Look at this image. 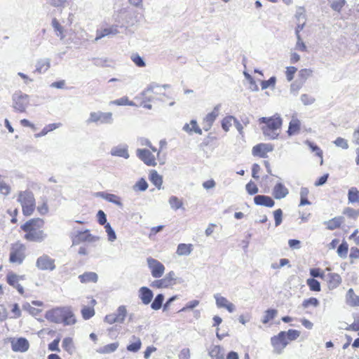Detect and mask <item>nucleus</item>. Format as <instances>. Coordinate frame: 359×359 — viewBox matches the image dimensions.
<instances>
[{"instance_id": "1", "label": "nucleus", "mask_w": 359, "mask_h": 359, "mask_svg": "<svg viewBox=\"0 0 359 359\" xmlns=\"http://www.w3.org/2000/svg\"><path fill=\"white\" fill-rule=\"evenodd\" d=\"M45 221L41 217H33L25 221L20 230L24 232V239L29 242L41 243L47 234L44 231Z\"/></svg>"}, {"instance_id": "2", "label": "nucleus", "mask_w": 359, "mask_h": 359, "mask_svg": "<svg viewBox=\"0 0 359 359\" xmlns=\"http://www.w3.org/2000/svg\"><path fill=\"white\" fill-rule=\"evenodd\" d=\"M262 124V131L269 139L275 140L279 136L283 125V119L278 114L269 117H262L259 119Z\"/></svg>"}, {"instance_id": "3", "label": "nucleus", "mask_w": 359, "mask_h": 359, "mask_svg": "<svg viewBox=\"0 0 359 359\" xmlns=\"http://www.w3.org/2000/svg\"><path fill=\"white\" fill-rule=\"evenodd\" d=\"M149 101L169 102L172 100V91L169 86L157 84L150 85L142 94Z\"/></svg>"}, {"instance_id": "4", "label": "nucleus", "mask_w": 359, "mask_h": 359, "mask_svg": "<svg viewBox=\"0 0 359 359\" xmlns=\"http://www.w3.org/2000/svg\"><path fill=\"white\" fill-rule=\"evenodd\" d=\"M16 201L20 205L22 215L26 217L32 216L36 210V199L34 193L26 189L20 191L15 196Z\"/></svg>"}, {"instance_id": "5", "label": "nucleus", "mask_w": 359, "mask_h": 359, "mask_svg": "<svg viewBox=\"0 0 359 359\" xmlns=\"http://www.w3.org/2000/svg\"><path fill=\"white\" fill-rule=\"evenodd\" d=\"M26 245L18 241L11 243L9 249V262L11 264H21L26 258Z\"/></svg>"}, {"instance_id": "6", "label": "nucleus", "mask_w": 359, "mask_h": 359, "mask_svg": "<svg viewBox=\"0 0 359 359\" xmlns=\"http://www.w3.org/2000/svg\"><path fill=\"white\" fill-rule=\"evenodd\" d=\"M161 149L158 148L138 149L136 151L137 157L148 166H156L159 157Z\"/></svg>"}, {"instance_id": "7", "label": "nucleus", "mask_w": 359, "mask_h": 359, "mask_svg": "<svg viewBox=\"0 0 359 359\" xmlns=\"http://www.w3.org/2000/svg\"><path fill=\"white\" fill-rule=\"evenodd\" d=\"M6 283L15 288L20 295H25V290L21 282L27 279L25 275H18L13 271H10L6 274Z\"/></svg>"}, {"instance_id": "8", "label": "nucleus", "mask_w": 359, "mask_h": 359, "mask_svg": "<svg viewBox=\"0 0 359 359\" xmlns=\"http://www.w3.org/2000/svg\"><path fill=\"white\" fill-rule=\"evenodd\" d=\"M271 344L273 351L277 354H280L288 344V341L286 339V332L281 331L277 335L272 337Z\"/></svg>"}, {"instance_id": "9", "label": "nucleus", "mask_w": 359, "mask_h": 359, "mask_svg": "<svg viewBox=\"0 0 359 359\" xmlns=\"http://www.w3.org/2000/svg\"><path fill=\"white\" fill-rule=\"evenodd\" d=\"M127 309L125 306H120L116 313L108 314L104 318V321L108 324L116 323H122L126 317Z\"/></svg>"}, {"instance_id": "10", "label": "nucleus", "mask_w": 359, "mask_h": 359, "mask_svg": "<svg viewBox=\"0 0 359 359\" xmlns=\"http://www.w3.org/2000/svg\"><path fill=\"white\" fill-rule=\"evenodd\" d=\"M147 262L154 278H158L163 275L165 269L161 262L152 257H148Z\"/></svg>"}, {"instance_id": "11", "label": "nucleus", "mask_w": 359, "mask_h": 359, "mask_svg": "<svg viewBox=\"0 0 359 359\" xmlns=\"http://www.w3.org/2000/svg\"><path fill=\"white\" fill-rule=\"evenodd\" d=\"M177 283V278L174 271H170L166 276L159 280L154 281L152 286L157 288H168Z\"/></svg>"}, {"instance_id": "12", "label": "nucleus", "mask_w": 359, "mask_h": 359, "mask_svg": "<svg viewBox=\"0 0 359 359\" xmlns=\"http://www.w3.org/2000/svg\"><path fill=\"white\" fill-rule=\"evenodd\" d=\"M13 108L18 112L25 111L28 105V95L21 92H17L13 95Z\"/></svg>"}, {"instance_id": "13", "label": "nucleus", "mask_w": 359, "mask_h": 359, "mask_svg": "<svg viewBox=\"0 0 359 359\" xmlns=\"http://www.w3.org/2000/svg\"><path fill=\"white\" fill-rule=\"evenodd\" d=\"M273 150V145L270 143H259L252 149V154L255 157L267 158L268 154Z\"/></svg>"}, {"instance_id": "14", "label": "nucleus", "mask_w": 359, "mask_h": 359, "mask_svg": "<svg viewBox=\"0 0 359 359\" xmlns=\"http://www.w3.org/2000/svg\"><path fill=\"white\" fill-rule=\"evenodd\" d=\"M88 123H111L112 122L111 112H91L88 119Z\"/></svg>"}, {"instance_id": "15", "label": "nucleus", "mask_w": 359, "mask_h": 359, "mask_svg": "<svg viewBox=\"0 0 359 359\" xmlns=\"http://www.w3.org/2000/svg\"><path fill=\"white\" fill-rule=\"evenodd\" d=\"M36 266L41 271H53L56 267L55 259L47 255H43L38 257L36 262Z\"/></svg>"}, {"instance_id": "16", "label": "nucleus", "mask_w": 359, "mask_h": 359, "mask_svg": "<svg viewBox=\"0 0 359 359\" xmlns=\"http://www.w3.org/2000/svg\"><path fill=\"white\" fill-rule=\"evenodd\" d=\"M76 323V319L74 313H73L71 307H62V317L61 323L65 325H72Z\"/></svg>"}, {"instance_id": "17", "label": "nucleus", "mask_w": 359, "mask_h": 359, "mask_svg": "<svg viewBox=\"0 0 359 359\" xmlns=\"http://www.w3.org/2000/svg\"><path fill=\"white\" fill-rule=\"evenodd\" d=\"M62 317V307H56L47 311L46 318L52 323H61Z\"/></svg>"}, {"instance_id": "18", "label": "nucleus", "mask_w": 359, "mask_h": 359, "mask_svg": "<svg viewBox=\"0 0 359 359\" xmlns=\"http://www.w3.org/2000/svg\"><path fill=\"white\" fill-rule=\"evenodd\" d=\"M219 116V107H215L213 110L208 113L203 118L204 130H208L212 126L213 123Z\"/></svg>"}, {"instance_id": "19", "label": "nucleus", "mask_w": 359, "mask_h": 359, "mask_svg": "<svg viewBox=\"0 0 359 359\" xmlns=\"http://www.w3.org/2000/svg\"><path fill=\"white\" fill-rule=\"evenodd\" d=\"M344 223V217L342 216L334 217L325 222L326 229L330 231H334L341 228Z\"/></svg>"}, {"instance_id": "20", "label": "nucleus", "mask_w": 359, "mask_h": 359, "mask_svg": "<svg viewBox=\"0 0 359 359\" xmlns=\"http://www.w3.org/2000/svg\"><path fill=\"white\" fill-rule=\"evenodd\" d=\"M302 128V122L297 117L292 116L289 123L287 133L289 136L297 135L300 133Z\"/></svg>"}, {"instance_id": "21", "label": "nucleus", "mask_w": 359, "mask_h": 359, "mask_svg": "<svg viewBox=\"0 0 359 359\" xmlns=\"http://www.w3.org/2000/svg\"><path fill=\"white\" fill-rule=\"evenodd\" d=\"M12 349L14 351L25 352L28 350L29 344L28 341L23 337H20L11 342Z\"/></svg>"}, {"instance_id": "22", "label": "nucleus", "mask_w": 359, "mask_h": 359, "mask_svg": "<svg viewBox=\"0 0 359 359\" xmlns=\"http://www.w3.org/2000/svg\"><path fill=\"white\" fill-rule=\"evenodd\" d=\"M94 237L90 234L89 230H85L83 231H79L73 238V244H79L80 243L86 241H93Z\"/></svg>"}, {"instance_id": "23", "label": "nucleus", "mask_w": 359, "mask_h": 359, "mask_svg": "<svg viewBox=\"0 0 359 359\" xmlns=\"http://www.w3.org/2000/svg\"><path fill=\"white\" fill-rule=\"evenodd\" d=\"M272 194L276 199H281L287 196L289 191L283 183L278 182L273 187Z\"/></svg>"}, {"instance_id": "24", "label": "nucleus", "mask_w": 359, "mask_h": 359, "mask_svg": "<svg viewBox=\"0 0 359 359\" xmlns=\"http://www.w3.org/2000/svg\"><path fill=\"white\" fill-rule=\"evenodd\" d=\"M341 283V278L339 274L336 273H330L327 276V284L330 290H334L338 287Z\"/></svg>"}, {"instance_id": "25", "label": "nucleus", "mask_w": 359, "mask_h": 359, "mask_svg": "<svg viewBox=\"0 0 359 359\" xmlns=\"http://www.w3.org/2000/svg\"><path fill=\"white\" fill-rule=\"evenodd\" d=\"M215 299L218 308H224L230 313L234 311L233 304L229 302L225 297L217 294L215 295Z\"/></svg>"}, {"instance_id": "26", "label": "nucleus", "mask_w": 359, "mask_h": 359, "mask_svg": "<svg viewBox=\"0 0 359 359\" xmlns=\"http://www.w3.org/2000/svg\"><path fill=\"white\" fill-rule=\"evenodd\" d=\"M90 306H84L82 308L81 313L82 317L85 320H88L94 316L95 312L94 309V306L96 305L97 302L93 298H90Z\"/></svg>"}, {"instance_id": "27", "label": "nucleus", "mask_w": 359, "mask_h": 359, "mask_svg": "<svg viewBox=\"0 0 359 359\" xmlns=\"http://www.w3.org/2000/svg\"><path fill=\"white\" fill-rule=\"evenodd\" d=\"M254 202L257 205H262L269 208H272L275 204L274 201L270 196L265 195L255 196L254 198Z\"/></svg>"}, {"instance_id": "28", "label": "nucleus", "mask_w": 359, "mask_h": 359, "mask_svg": "<svg viewBox=\"0 0 359 359\" xmlns=\"http://www.w3.org/2000/svg\"><path fill=\"white\" fill-rule=\"evenodd\" d=\"M36 210L38 214L41 216L47 215L49 212V205L48 200L46 197H42L38 202V205H36Z\"/></svg>"}, {"instance_id": "29", "label": "nucleus", "mask_w": 359, "mask_h": 359, "mask_svg": "<svg viewBox=\"0 0 359 359\" xmlns=\"http://www.w3.org/2000/svg\"><path fill=\"white\" fill-rule=\"evenodd\" d=\"M346 302L351 307L359 306V296H358L353 289L350 288L346 294Z\"/></svg>"}, {"instance_id": "30", "label": "nucleus", "mask_w": 359, "mask_h": 359, "mask_svg": "<svg viewBox=\"0 0 359 359\" xmlns=\"http://www.w3.org/2000/svg\"><path fill=\"white\" fill-rule=\"evenodd\" d=\"M97 196L105 199L106 201L111 202L114 204H116L120 207L123 205L121 203V199L117 195L113 194H108L105 192H98Z\"/></svg>"}, {"instance_id": "31", "label": "nucleus", "mask_w": 359, "mask_h": 359, "mask_svg": "<svg viewBox=\"0 0 359 359\" xmlns=\"http://www.w3.org/2000/svg\"><path fill=\"white\" fill-rule=\"evenodd\" d=\"M140 298L142 303L144 304H149L153 297L152 291L147 287H142L140 289Z\"/></svg>"}, {"instance_id": "32", "label": "nucleus", "mask_w": 359, "mask_h": 359, "mask_svg": "<svg viewBox=\"0 0 359 359\" xmlns=\"http://www.w3.org/2000/svg\"><path fill=\"white\" fill-rule=\"evenodd\" d=\"M79 279L82 283H96L98 280L97 274L95 272H85L79 276Z\"/></svg>"}, {"instance_id": "33", "label": "nucleus", "mask_w": 359, "mask_h": 359, "mask_svg": "<svg viewBox=\"0 0 359 359\" xmlns=\"http://www.w3.org/2000/svg\"><path fill=\"white\" fill-rule=\"evenodd\" d=\"M183 130L189 134L192 133H195L198 135L202 134V130L200 128L195 120H191L190 123L184 124L183 126Z\"/></svg>"}, {"instance_id": "34", "label": "nucleus", "mask_w": 359, "mask_h": 359, "mask_svg": "<svg viewBox=\"0 0 359 359\" xmlns=\"http://www.w3.org/2000/svg\"><path fill=\"white\" fill-rule=\"evenodd\" d=\"M209 355L212 359H224L222 348L219 345H213L210 348Z\"/></svg>"}, {"instance_id": "35", "label": "nucleus", "mask_w": 359, "mask_h": 359, "mask_svg": "<svg viewBox=\"0 0 359 359\" xmlns=\"http://www.w3.org/2000/svg\"><path fill=\"white\" fill-rule=\"evenodd\" d=\"M62 346L69 355H72L75 351V346L73 339L71 337L64 338L62 342Z\"/></svg>"}, {"instance_id": "36", "label": "nucleus", "mask_w": 359, "mask_h": 359, "mask_svg": "<svg viewBox=\"0 0 359 359\" xmlns=\"http://www.w3.org/2000/svg\"><path fill=\"white\" fill-rule=\"evenodd\" d=\"M192 250V244L180 243L177 246L176 253L180 256L189 255Z\"/></svg>"}, {"instance_id": "37", "label": "nucleus", "mask_w": 359, "mask_h": 359, "mask_svg": "<svg viewBox=\"0 0 359 359\" xmlns=\"http://www.w3.org/2000/svg\"><path fill=\"white\" fill-rule=\"evenodd\" d=\"M305 144L310 148V149L315 152L316 155L318 156L320 159V164L323 165V151L320 149V148L314 142H311L309 140H306L305 142Z\"/></svg>"}, {"instance_id": "38", "label": "nucleus", "mask_w": 359, "mask_h": 359, "mask_svg": "<svg viewBox=\"0 0 359 359\" xmlns=\"http://www.w3.org/2000/svg\"><path fill=\"white\" fill-rule=\"evenodd\" d=\"M119 344L118 342L111 343L107 344L102 347H100L97 350V352L100 354H109L114 352L118 347Z\"/></svg>"}, {"instance_id": "39", "label": "nucleus", "mask_w": 359, "mask_h": 359, "mask_svg": "<svg viewBox=\"0 0 359 359\" xmlns=\"http://www.w3.org/2000/svg\"><path fill=\"white\" fill-rule=\"evenodd\" d=\"M299 23L295 29L296 36H301L300 32L303 29L305 25V15L303 12L297 13L295 15Z\"/></svg>"}, {"instance_id": "40", "label": "nucleus", "mask_w": 359, "mask_h": 359, "mask_svg": "<svg viewBox=\"0 0 359 359\" xmlns=\"http://www.w3.org/2000/svg\"><path fill=\"white\" fill-rule=\"evenodd\" d=\"M149 180L158 189L161 188L163 184L162 177L156 170H151L149 175Z\"/></svg>"}, {"instance_id": "41", "label": "nucleus", "mask_w": 359, "mask_h": 359, "mask_svg": "<svg viewBox=\"0 0 359 359\" xmlns=\"http://www.w3.org/2000/svg\"><path fill=\"white\" fill-rule=\"evenodd\" d=\"M348 200L351 203H359V189L351 187L348 191Z\"/></svg>"}, {"instance_id": "42", "label": "nucleus", "mask_w": 359, "mask_h": 359, "mask_svg": "<svg viewBox=\"0 0 359 359\" xmlns=\"http://www.w3.org/2000/svg\"><path fill=\"white\" fill-rule=\"evenodd\" d=\"M278 314V311L274 309H267L262 318V322L263 324H267L271 320H273Z\"/></svg>"}, {"instance_id": "43", "label": "nucleus", "mask_w": 359, "mask_h": 359, "mask_svg": "<svg viewBox=\"0 0 359 359\" xmlns=\"http://www.w3.org/2000/svg\"><path fill=\"white\" fill-rule=\"evenodd\" d=\"M312 75V70L309 69H302L298 73V81L302 86Z\"/></svg>"}, {"instance_id": "44", "label": "nucleus", "mask_w": 359, "mask_h": 359, "mask_svg": "<svg viewBox=\"0 0 359 359\" xmlns=\"http://www.w3.org/2000/svg\"><path fill=\"white\" fill-rule=\"evenodd\" d=\"M118 32L116 29H114L111 27L109 28H105L102 30H97L96 34L95 40L97 41L106 36L110 35V34H116Z\"/></svg>"}, {"instance_id": "45", "label": "nucleus", "mask_w": 359, "mask_h": 359, "mask_svg": "<svg viewBox=\"0 0 359 359\" xmlns=\"http://www.w3.org/2000/svg\"><path fill=\"white\" fill-rule=\"evenodd\" d=\"M299 194H300V203H299L300 206L311 204V202L308 200L309 190L307 187H302L300 189Z\"/></svg>"}, {"instance_id": "46", "label": "nucleus", "mask_w": 359, "mask_h": 359, "mask_svg": "<svg viewBox=\"0 0 359 359\" xmlns=\"http://www.w3.org/2000/svg\"><path fill=\"white\" fill-rule=\"evenodd\" d=\"M330 7L335 11L340 13L346 4L345 0H328Z\"/></svg>"}, {"instance_id": "47", "label": "nucleus", "mask_w": 359, "mask_h": 359, "mask_svg": "<svg viewBox=\"0 0 359 359\" xmlns=\"http://www.w3.org/2000/svg\"><path fill=\"white\" fill-rule=\"evenodd\" d=\"M306 284L309 287V290L313 292H320L321 290L320 284L318 280L313 278H308L306 280Z\"/></svg>"}, {"instance_id": "48", "label": "nucleus", "mask_w": 359, "mask_h": 359, "mask_svg": "<svg viewBox=\"0 0 359 359\" xmlns=\"http://www.w3.org/2000/svg\"><path fill=\"white\" fill-rule=\"evenodd\" d=\"M348 251V244L346 241H343L337 248V255L341 258H346Z\"/></svg>"}, {"instance_id": "49", "label": "nucleus", "mask_w": 359, "mask_h": 359, "mask_svg": "<svg viewBox=\"0 0 359 359\" xmlns=\"http://www.w3.org/2000/svg\"><path fill=\"white\" fill-rule=\"evenodd\" d=\"M52 26L55 32L57 33V35L59 36L61 39H63L65 37L64 27L60 25L56 18H53L52 20Z\"/></svg>"}, {"instance_id": "50", "label": "nucleus", "mask_w": 359, "mask_h": 359, "mask_svg": "<svg viewBox=\"0 0 359 359\" xmlns=\"http://www.w3.org/2000/svg\"><path fill=\"white\" fill-rule=\"evenodd\" d=\"M110 104L116 106H133L135 104L130 101L128 97H123L110 102Z\"/></svg>"}, {"instance_id": "51", "label": "nucleus", "mask_w": 359, "mask_h": 359, "mask_svg": "<svg viewBox=\"0 0 359 359\" xmlns=\"http://www.w3.org/2000/svg\"><path fill=\"white\" fill-rule=\"evenodd\" d=\"M61 126L60 123H50L47 126H46L37 135H36V137H41L46 135L49 132H51L57 128H58Z\"/></svg>"}, {"instance_id": "52", "label": "nucleus", "mask_w": 359, "mask_h": 359, "mask_svg": "<svg viewBox=\"0 0 359 359\" xmlns=\"http://www.w3.org/2000/svg\"><path fill=\"white\" fill-rule=\"evenodd\" d=\"M234 117L232 116H227L224 117L222 121V129L228 132L233 123Z\"/></svg>"}, {"instance_id": "53", "label": "nucleus", "mask_w": 359, "mask_h": 359, "mask_svg": "<svg viewBox=\"0 0 359 359\" xmlns=\"http://www.w3.org/2000/svg\"><path fill=\"white\" fill-rule=\"evenodd\" d=\"M319 305V301L316 297H310L309 299H306L302 302V307L304 309H307L310 306L317 307Z\"/></svg>"}, {"instance_id": "54", "label": "nucleus", "mask_w": 359, "mask_h": 359, "mask_svg": "<svg viewBox=\"0 0 359 359\" xmlns=\"http://www.w3.org/2000/svg\"><path fill=\"white\" fill-rule=\"evenodd\" d=\"M169 203L170 207L174 210H178L183 205L182 200L178 198L177 196H172L169 199Z\"/></svg>"}, {"instance_id": "55", "label": "nucleus", "mask_w": 359, "mask_h": 359, "mask_svg": "<svg viewBox=\"0 0 359 359\" xmlns=\"http://www.w3.org/2000/svg\"><path fill=\"white\" fill-rule=\"evenodd\" d=\"M343 214L346 215L349 218L356 219L359 216V209L355 210L352 208L347 207L344 208Z\"/></svg>"}, {"instance_id": "56", "label": "nucleus", "mask_w": 359, "mask_h": 359, "mask_svg": "<svg viewBox=\"0 0 359 359\" xmlns=\"http://www.w3.org/2000/svg\"><path fill=\"white\" fill-rule=\"evenodd\" d=\"M163 299H164V297L163 294H158L155 297L154 302L151 303V308L154 310L160 309L162 306Z\"/></svg>"}, {"instance_id": "57", "label": "nucleus", "mask_w": 359, "mask_h": 359, "mask_svg": "<svg viewBox=\"0 0 359 359\" xmlns=\"http://www.w3.org/2000/svg\"><path fill=\"white\" fill-rule=\"evenodd\" d=\"M134 338L135 339V341L127 346V350L131 352L138 351L142 346L141 340L139 338H135V337Z\"/></svg>"}, {"instance_id": "58", "label": "nucleus", "mask_w": 359, "mask_h": 359, "mask_svg": "<svg viewBox=\"0 0 359 359\" xmlns=\"http://www.w3.org/2000/svg\"><path fill=\"white\" fill-rule=\"evenodd\" d=\"M148 188V184L144 178L140 179L134 185V190L144 191Z\"/></svg>"}, {"instance_id": "59", "label": "nucleus", "mask_w": 359, "mask_h": 359, "mask_svg": "<svg viewBox=\"0 0 359 359\" xmlns=\"http://www.w3.org/2000/svg\"><path fill=\"white\" fill-rule=\"evenodd\" d=\"M245 189H246V191L247 192L250 194V195H255L256 194L259 189H258V187L257 186V184L252 182V181H250L245 186Z\"/></svg>"}, {"instance_id": "60", "label": "nucleus", "mask_w": 359, "mask_h": 359, "mask_svg": "<svg viewBox=\"0 0 359 359\" xmlns=\"http://www.w3.org/2000/svg\"><path fill=\"white\" fill-rule=\"evenodd\" d=\"M130 59L139 67H144L146 65L143 59L137 53L133 54Z\"/></svg>"}, {"instance_id": "61", "label": "nucleus", "mask_w": 359, "mask_h": 359, "mask_svg": "<svg viewBox=\"0 0 359 359\" xmlns=\"http://www.w3.org/2000/svg\"><path fill=\"white\" fill-rule=\"evenodd\" d=\"M310 275L312 278H320L323 279L325 278L324 271L320 268H313L310 269Z\"/></svg>"}, {"instance_id": "62", "label": "nucleus", "mask_w": 359, "mask_h": 359, "mask_svg": "<svg viewBox=\"0 0 359 359\" xmlns=\"http://www.w3.org/2000/svg\"><path fill=\"white\" fill-rule=\"evenodd\" d=\"M300 335V332L296 330H289L286 332V339L293 341L297 339Z\"/></svg>"}, {"instance_id": "63", "label": "nucleus", "mask_w": 359, "mask_h": 359, "mask_svg": "<svg viewBox=\"0 0 359 359\" xmlns=\"http://www.w3.org/2000/svg\"><path fill=\"white\" fill-rule=\"evenodd\" d=\"M297 71V69L295 67L290 66L286 68L285 76L288 81H291L294 79Z\"/></svg>"}, {"instance_id": "64", "label": "nucleus", "mask_w": 359, "mask_h": 359, "mask_svg": "<svg viewBox=\"0 0 359 359\" xmlns=\"http://www.w3.org/2000/svg\"><path fill=\"white\" fill-rule=\"evenodd\" d=\"M351 263H353L354 260L359 259V249L356 247H352L349 254Z\"/></svg>"}]
</instances>
